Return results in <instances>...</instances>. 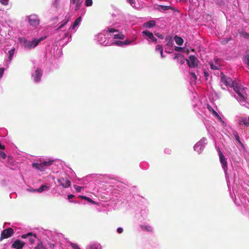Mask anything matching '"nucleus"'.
I'll return each mask as SVG.
<instances>
[{
	"label": "nucleus",
	"instance_id": "nucleus-1",
	"mask_svg": "<svg viewBox=\"0 0 249 249\" xmlns=\"http://www.w3.org/2000/svg\"><path fill=\"white\" fill-rule=\"evenodd\" d=\"M54 160H49L48 161H44L41 163H33V166L35 168L43 171L45 170L48 167L53 164Z\"/></svg>",
	"mask_w": 249,
	"mask_h": 249
},
{
	"label": "nucleus",
	"instance_id": "nucleus-2",
	"mask_svg": "<svg viewBox=\"0 0 249 249\" xmlns=\"http://www.w3.org/2000/svg\"><path fill=\"white\" fill-rule=\"evenodd\" d=\"M29 24L34 27H36L40 23V20L37 15L32 14L27 17Z\"/></svg>",
	"mask_w": 249,
	"mask_h": 249
},
{
	"label": "nucleus",
	"instance_id": "nucleus-3",
	"mask_svg": "<svg viewBox=\"0 0 249 249\" xmlns=\"http://www.w3.org/2000/svg\"><path fill=\"white\" fill-rule=\"evenodd\" d=\"M186 60L190 68H196L199 64L198 59L195 55H190L189 58Z\"/></svg>",
	"mask_w": 249,
	"mask_h": 249
},
{
	"label": "nucleus",
	"instance_id": "nucleus-4",
	"mask_svg": "<svg viewBox=\"0 0 249 249\" xmlns=\"http://www.w3.org/2000/svg\"><path fill=\"white\" fill-rule=\"evenodd\" d=\"M221 81L227 87H232L234 85V82L229 77L224 75L223 72H221Z\"/></svg>",
	"mask_w": 249,
	"mask_h": 249
},
{
	"label": "nucleus",
	"instance_id": "nucleus-5",
	"mask_svg": "<svg viewBox=\"0 0 249 249\" xmlns=\"http://www.w3.org/2000/svg\"><path fill=\"white\" fill-rule=\"evenodd\" d=\"M14 233V230L11 228H9L4 230L1 233L0 240L1 241L4 239L10 237L13 235Z\"/></svg>",
	"mask_w": 249,
	"mask_h": 249
},
{
	"label": "nucleus",
	"instance_id": "nucleus-6",
	"mask_svg": "<svg viewBox=\"0 0 249 249\" xmlns=\"http://www.w3.org/2000/svg\"><path fill=\"white\" fill-rule=\"evenodd\" d=\"M218 152L219 156L220 161L222 164V166L224 168L225 171H226L228 169L227 160L219 148L218 149Z\"/></svg>",
	"mask_w": 249,
	"mask_h": 249
},
{
	"label": "nucleus",
	"instance_id": "nucleus-7",
	"mask_svg": "<svg viewBox=\"0 0 249 249\" xmlns=\"http://www.w3.org/2000/svg\"><path fill=\"white\" fill-rule=\"evenodd\" d=\"M21 238L25 239L29 237V240L31 244H33L35 242V239L37 238V235L36 233L33 234L32 232H28L27 234H22Z\"/></svg>",
	"mask_w": 249,
	"mask_h": 249
},
{
	"label": "nucleus",
	"instance_id": "nucleus-8",
	"mask_svg": "<svg viewBox=\"0 0 249 249\" xmlns=\"http://www.w3.org/2000/svg\"><path fill=\"white\" fill-rule=\"evenodd\" d=\"M42 75V70L39 68H37L36 70V71H35V73L33 75L34 81L36 82H39L41 79Z\"/></svg>",
	"mask_w": 249,
	"mask_h": 249
},
{
	"label": "nucleus",
	"instance_id": "nucleus-9",
	"mask_svg": "<svg viewBox=\"0 0 249 249\" xmlns=\"http://www.w3.org/2000/svg\"><path fill=\"white\" fill-rule=\"evenodd\" d=\"M25 243L19 240H16L12 245V248L15 249H22Z\"/></svg>",
	"mask_w": 249,
	"mask_h": 249
},
{
	"label": "nucleus",
	"instance_id": "nucleus-10",
	"mask_svg": "<svg viewBox=\"0 0 249 249\" xmlns=\"http://www.w3.org/2000/svg\"><path fill=\"white\" fill-rule=\"evenodd\" d=\"M174 59L177 60V62L182 65L185 62V59L183 55L180 53H176L174 57Z\"/></svg>",
	"mask_w": 249,
	"mask_h": 249
},
{
	"label": "nucleus",
	"instance_id": "nucleus-11",
	"mask_svg": "<svg viewBox=\"0 0 249 249\" xmlns=\"http://www.w3.org/2000/svg\"><path fill=\"white\" fill-rule=\"evenodd\" d=\"M142 34L143 35H145L149 39H151V41L156 43L157 41V38H156L153 34L150 32V31H148V30H145V31H143L142 32Z\"/></svg>",
	"mask_w": 249,
	"mask_h": 249
},
{
	"label": "nucleus",
	"instance_id": "nucleus-12",
	"mask_svg": "<svg viewBox=\"0 0 249 249\" xmlns=\"http://www.w3.org/2000/svg\"><path fill=\"white\" fill-rule=\"evenodd\" d=\"M46 36H45L43 37H41L38 39L34 38L33 40L31 41L33 48H35V47H36L40 42L43 40L44 39L46 38Z\"/></svg>",
	"mask_w": 249,
	"mask_h": 249
},
{
	"label": "nucleus",
	"instance_id": "nucleus-13",
	"mask_svg": "<svg viewBox=\"0 0 249 249\" xmlns=\"http://www.w3.org/2000/svg\"><path fill=\"white\" fill-rule=\"evenodd\" d=\"M156 25V22L154 20H150L147 22H145L143 24V27L147 28H150L155 26Z\"/></svg>",
	"mask_w": 249,
	"mask_h": 249
},
{
	"label": "nucleus",
	"instance_id": "nucleus-14",
	"mask_svg": "<svg viewBox=\"0 0 249 249\" xmlns=\"http://www.w3.org/2000/svg\"><path fill=\"white\" fill-rule=\"evenodd\" d=\"M207 108L209 111L212 113V114L219 119H221L220 116L218 115L216 111H215L213 107L209 105H207Z\"/></svg>",
	"mask_w": 249,
	"mask_h": 249
},
{
	"label": "nucleus",
	"instance_id": "nucleus-15",
	"mask_svg": "<svg viewBox=\"0 0 249 249\" xmlns=\"http://www.w3.org/2000/svg\"><path fill=\"white\" fill-rule=\"evenodd\" d=\"M24 47L27 49H31L33 48V46L32 44V42L30 41H28L24 39V43H23Z\"/></svg>",
	"mask_w": 249,
	"mask_h": 249
},
{
	"label": "nucleus",
	"instance_id": "nucleus-16",
	"mask_svg": "<svg viewBox=\"0 0 249 249\" xmlns=\"http://www.w3.org/2000/svg\"><path fill=\"white\" fill-rule=\"evenodd\" d=\"M174 40L176 44L178 45L181 46L183 44V39L181 37H179L178 36H175L174 37Z\"/></svg>",
	"mask_w": 249,
	"mask_h": 249
},
{
	"label": "nucleus",
	"instance_id": "nucleus-17",
	"mask_svg": "<svg viewBox=\"0 0 249 249\" xmlns=\"http://www.w3.org/2000/svg\"><path fill=\"white\" fill-rule=\"evenodd\" d=\"M141 228L142 229V230L146 231H149L152 232L153 231V229L152 227L149 225H141Z\"/></svg>",
	"mask_w": 249,
	"mask_h": 249
},
{
	"label": "nucleus",
	"instance_id": "nucleus-18",
	"mask_svg": "<svg viewBox=\"0 0 249 249\" xmlns=\"http://www.w3.org/2000/svg\"><path fill=\"white\" fill-rule=\"evenodd\" d=\"M49 188V187L48 186H46L45 185H41L38 189L35 190V191L41 193L43 191H45L46 189H48Z\"/></svg>",
	"mask_w": 249,
	"mask_h": 249
},
{
	"label": "nucleus",
	"instance_id": "nucleus-19",
	"mask_svg": "<svg viewBox=\"0 0 249 249\" xmlns=\"http://www.w3.org/2000/svg\"><path fill=\"white\" fill-rule=\"evenodd\" d=\"M237 94L239 96V99L240 101H244L245 99L246 94L244 89L242 90V91H240Z\"/></svg>",
	"mask_w": 249,
	"mask_h": 249
},
{
	"label": "nucleus",
	"instance_id": "nucleus-20",
	"mask_svg": "<svg viewBox=\"0 0 249 249\" xmlns=\"http://www.w3.org/2000/svg\"><path fill=\"white\" fill-rule=\"evenodd\" d=\"M81 17H79L78 18H77L76 20L74 21L72 26V28L73 29H74L78 25V24L80 23V22H81Z\"/></svg>",
	"mask_w": 249,
	"mask_h": 249
},
{
	"label": "nucleus",
	"instance_id": "nucleus-21",
	"mask_svg": "<svg viewBox=\"0 0 249 249\" xmlns=\"http://www.w3.org/2000/svg\"><path fill=\"white\" fill-rule=\"evenodd\" d=\"M232 87L233 88L234 90L237 93H238L239 92L242 91V90L244 89H243L242 88L240 87V86L236 84H234Z\"/></svg>",
	"mask_w": 249,
	"mask_h": 249
},
{
	"label": "nucleus",
	"instance_id": "nucleus-22",
	"mask_svg": "<svg viewBox=\"0 0 249 249\" xmlns=\"http://www.w3.org/2000/svg\"><path fill=\"white\" fill-rule=\"evenodd\" d=\"M86 249H101V247L100 245H91L87 246Z\"/></svg>",
	"mask_w": 249,
	"mask_h": 249
},
{
	"label": "nucleus",
	"instance_id": "nucleus-23",
	"mask_svg": "<svg viewBox=\"0 0 249 249\" xmlns=\"http://www.w3.org/2000/svg\"><path fill=\"white\" fill-rule=\"evenodd\" d=\"M124 38L125 36L122 33H120L118 34H115L114 35V38L124 39Z\"/></svg>",
	"mask_w": 249,
	"mask_h": 249
},
{
	"label": "nucleus",
	"instance_id": "nucleus-24",
	"mask_svg": "<svg viewBox=\"0 0 249 249\" xmlns=\"http://www.w3.org/2000/svg\"><path fill=\"white\" fill-rule=\"evenodd\" d=\"M72 2L73 3L76 4L75 10H78L80 8V6L81 3V2H80V0H72Z\"/></svg>",
	"mask_w": 249,
	"mask_h": 249
},
{
	"label": "nucleus",
	"instance_id": "nucleus-25",
	"mask_svg": "<svg viewBox=\"0 0 249 249\" xmlns=\"http://www.w3.org/2000/svg\"><path fill=\"white\" fill-rule=\"evenodd\" d=\"M79 197H80L81 198H82L83 199L87 200L88 202H89L91 203H92V204L95 203V202L89 197H87V196H80Z\"/></svg>",
	"mask_w": 249,
	"mask_h": 249
},
{
	"label": "nucleus",
	"instance_id": "nucleus-26",
	"mask_svg": "<svg viewBox=\"0 0 249 249\" xmlns=\"http://www.w3.org/2000/svg\"><path fill=\"white\" fill-rule=\"evenodd\" d=\"M14 53H15V49H12L8 52V53H9V61H11V60L12 59Z\"/></svg>",
	"mask_w": 249,
	"mask_h": 249
},
{
	"label": "nucleus",
	"instance_id": "nucleus-27",
	"mask_svg": "<svg viewBox=\"0 0 249 249\" xmlns=\"http://www.w3.org/2000/svg\"><path fill=\"white\" fill-rule=\"evenodd\" d=\"M71 183L69 180H66L65 183H61V185L65 188L70 187L71 186Z\"/></svg>",
	"mask_w": 249,
	"mask_h": 249
},
{
	"label": "nucleus",
	"instance_id": "nucleus-28",
	"mask_svg": "<svg viewBox=\"0 0 249 249\" xmlns=\"http://www.w3.org/2000/svg\"><path fill=\"white\" fill-rule=\"evenodd\" d=\"M245 63L249 67V51L247 52L245 56Z\"/></svg>",
	"mask_w": 249,
	"mask_h": 249
},
{
	"label": "nucleus",
	"instance_id": "nucleus-29",
	"mask_svg": "<svg viewBox=\"0 0 249 249\" xmlns=\"http://www.w3.org/2000/svg\"><path fill=\"white\" fill-rule=\"evenodd\" d=\"M155 50L156 51H159L160 53H162V52H163L162 46L160 45H157L156 46Z\"/></svg>",
	"mask_w": 249,
	"mask_h": 249
},
{
	"label": "nucleus",
	"instance_id": "nucleus-30",
	"mask_svg": "<svg viewBox=\"0 0 249 249\" xmlns=\"http://www.w3.org/2000/svg\"><path fill=\"white\" fill-rule=\"evenodd\" d=\"M234 134V136L236 139V140L238 141V142L241 144L242 145H243V143L241 142L240 141V137L238 135V133L237 132H234L233 133Z\"/></svg>",
	"mask_w": 249,
	"mask_h": 249
},
{
	"label": "nucleus",
	"instance_id": "nucleus-31",
	"mask_svg": "<svg viewBox=\"0 0 249 249\" xmlns=\"http://www.w3.org/2000/svg\"><path fill=\"white\" fill-rule=\"evenodd\" d=\"M211 68L213 70H218L219 66L217 65L214 64L213 63H210Z\"/></svg>",
	"mask_w": 249,
	"mask_h": 249
},
{
	"label": "nucleus",
	"instance_id": "nucleus-32",
	"mask_svg": "<svg viewBox=\"0 0 249 249\" xmlns=\"http://www.w3.org/2000/svg\"><path fill=\"white\" fill-rule=\"evenodd\" d=\"M113 44H114L116 46H123V41H115L112 43Z\"/></svg>",
	"mask_w": 249,
	"mask_h": 249
},
{
	"label": "nucleus",
	"instance_id": "nucleus-33",
	"mask_svg": "<svg viewBox=\"0 0 249 249\" xmlns=\"http://www.w3.org/2000/svg\"><path fill=\"white\" fill-rule=\"evenodd\" d=\"M107 32L108 33H114V32H118L119 31L118 30L115 29L114 28H111L109 27H107Z\"/></svg>",
	"mask_w": 249,
	"mask_h": 249
},
{
	"label": "nucleus",
	"instance_id": "nucleus-34",
	"mask_svg": "<svg viewBox=\"0 0 249 249\" xmlns=\"http://www.w3.org/2000/svg\"><path fill=\"white\" fill-rule=\"evenodd\" d=\"M69 20V17L68 18L67 20H66L64 22H63L62 23H61L58 29H60L62 28L68 23Z\"/></svg>",
	"mask_w": 249,
	"mask_h": 249
},
{
	"label": "nucleus",
	"instance_id": "nucleus-35",
	"mask_svg": "<svg viewBox=\"0 0 249 249\" xmlns=\"http://www.w3.org/2000/svg\"><path fill=\"white\" fill-rule=\"evenodd\" d=\"M85 5L86 6H90L92 5V0H86Z\"/></svg>",
	"mask_w": 249,
	"mask_h": 249
},
{
	"label": "nucleus",
	"instance_id": "nucleus-36",
	"mask_svg": "<svg viewBox=\"0 0 249 249\" xmlns=\"http://www.w3.org/2000/svg\"><path fill=\"white\" fill-rule=\"evenodd\" d=\"M241 122L243 123V124L246 126H249V120L244 119L242 120Z\"/></svg>",
	"mask_w": 249,
	"mask_h": 249
},
{
	"label": "nucleus",
	"instance_id": "nucleus-37",
	"mask_svg": "<svg viewBox=\"0 0 249 249\" xmlns=\"http://www.w3.org/2000/svg\"><path fill=\"white\" fill-rule=\"evenodd\" d=\"M45 248L41 242L38 244L37 246L35 248V249H44Z\"/></svg>",
	"mask_w": 249,
	"mask_h": 249
},
{
	"label": "nucleus",
	"instance_id": "nucleus-38",
	"mask_svg": "<svg viewBox=\"0 0 249 249\" xmlns=\"http://www.w3.org/2000/svg\"><path fill=\"white\" fill-rule=\"evenodd\" d=\"M160 9L163 11H166L170 9L171 7L169 6L160 5Z\"/></svg>",
	"mask_w": 249,
	"mask_h": 249
},
{
	"label": "nucleus",
	"instance_id": "nucleus-39",
	"mask_svg": "<svg viewBox=\"0 0 249 249\" xmlns=\"http://www.w3.org/2000/svg\"><path fill=\"white\" fill-rule=\"evenodd\" d=\"M0 3L4 6H6L8 4V0H0Z\"/></svg>",
	"mask_w": 249,
	"mask_h": 249
},
{
	"label": "nucleus",
	"instance_id": "nucleus-40",
	"mask_svg": "<svg viewBox=\"0 0 249 249\" xmlns=\"http://www.w3.org/2000/svg\"><path fill=\"white\" fill-rule=\"evenodd\" d=\"M0 158L2 159H5L6 158V154L3 151H0Z\"/></svg>",
	"mask_w": 249,
	"mask_h": 249
},
{
	"label": "nucleus",
	"instance_id": "nucleus-41",
	"mask_svg": "<svg viewBox=\"0 0 249 249\" xmlns=\"http://www.w3.org/2000/svg\"><path fill=\"white\" fill-rule=\"evenodd\" d=\"M165 40L166 41H168V43L167 44V45H170V44H172V40L171 39V37H169V36H167L166 38H165Z\"/></svg>",
	"mask_w": 249,
	"mask_h": 249
},
{
	"label": "nucleus",
	"instance_id": "nucleus-42",
	"mask_svg": "<svg viewBox=\"0 0 249 249\" xmlns=\"http://www.w3.org/2000/svg\"><path fill=\"white\" fill-rule=\"evenodd\" d=\"M71 246L73 249H81L77 244L74 243H71Z\"/></svg>",
	"mask_w": 249,
	"mask_h": 249
},
{
	"label": "nucleus",
	"instance_id": "nucleus-43",
	"mask_svg": "<svg viewBox=\"0 0 249 249\" xmlns=\"http://www.w3.org/2000/svg\"><path fill=\"white\" fill-rule=\"evenodd\" d=\"M133 42L132 40H125V41H123V45H127L130 44Z\"/></svg>",
	"mask_w": 249,
	"mask_h": 249
},
{
	"label": "nucleus",
	"instance_id": "nucleus-44",
	"mask_svg": "<svg viewBox=\"0 0 249 249\" xmlns=\"http://www.w3.org/2000/svg\"><path fill=\"white\" fill-rule=\"evenodd\" d=\"M74 188L77 192H80L83 187L78 186L77 185H74Z\"/></svg>",
	"mask_w": 249,
	"mask_h": 249
},
{
	"label": "nucleus",
	"instance_id": "nucleus-45",
	"mask_svg": "<svg viewBox=\"0 0 249 249\" xmlns=\"http://www.w3.org/2000/svg\"><path fill=\"white\" fill-rule=\"evenodd\" d=\"M4 71V69L3 68H0V78H1L2 77V76L3 75Z\"/></svg>",
	"mask_w": 249,
	"mask_h": 249
},
{
	"label": "nucleus",
	"instance_id": "nucleus-46",
	"mask_svg": "<svg viewBox=\"0 0 249 249\" xmlns=\"http://www.w3.org/2000/svg\"><path fill=\"white\" fill-rule=\"evenodd\" d=\"M155 35L157 37H158L159 38H160V39H163L164 38L163 36H162V35H161L159 33H156V34H155Z\"/></svg>",
	"mask_w": 249,
	"mask_h": 249
},
{
	"label": "nucleus",
	"instance_id": "nucleus-47",
	"mask_svg": "<svg viewBox=\"0 0 249 249\" xmlns=\"http://www.w3.org/2000/svg\"><path fill=\"white\" fill-rule=\"evenodd\" d=\"M190 74L192 75V77L195 79V80H196L197 77H196V75L195 73L193 72H190Z\"/></svg>",
	"mask_w": 249,
	"mask_h": 249
},
{
	"label": "nucleus",
	"instance_id": "nucleus-48",
	"mask_svg": "<svg viewBox=\"0 0 249 249\" xmlns=\"http://www.w3.org/2000/svg\"><path fill=\"white\" fill-rule=\"evenodd\" d=\"M127 1L131 6H133V4L135 3V0H127Z\"/></svg>",
	"mask_w": 249,
	"mask_h": 249
},
{
	"label": "nucleus",
	"instance_id": "nucleus-49",
	"mask_svg": "<svg viewBox=\"0 0 249 249\" xmlns=\"http://www.w3.org/2000/svg\"><path fill=\"white\" fill-rule=\"evenodd\" d=\"M117 232L119 233H121L122 232H123V229L121 228V227H119V228H118L117 230Z\"/></svg>",
	"mask_w": 249,
	"mask_h": 249
},
{
	"label": "nucleus",
	"instance_id": "nucleus-50",
	"mask_svg": "<svg viewBox=\"0 0 249 249\" xmlns=\"http://www.w3.org/2000/svg\"><path fill=\"white\" fill-rule=\"evenodd\" d=\"M181 50V47H176L175 48V50L176 51H180V50Z\"/></svg>",
	"mask_w": 249,
	"mask_h": 249
},
{
	"label": "nucleus",
	"instance_id": "nucleus-51",
	"mask_svg": "<svg viewBox=\"0 0 249 249\" xmlns=\"http://www.w3.org/2000/svg\"><path fill=\"white\" fill-rule=\"evenodd\" d=\"M74 196L73 195H69L68 196V198L69 199H72V198H73Z\"/></svg>",
	"mask_w": 249,
	"mask_h": 249
},
{
	"label": "nucleus",
	"instance_id": "nucleus-52",
	"mask_svg": "<svg viewBox=\"0 0 249 249\" xmlns=\"http://www.w3.org/2000/svg\"><path fill=\"white\" fill-rule=\"evenodd\" d=\"M0 149H5V146L4 145H2L0 142Z\"/></svg>",
	"mask_w": 249,
	"mask_h": 249
},
{
	"label": "nucleus",
	"instance_id": "nucleus-53",
	"mask_svg": "<svg viewBox=\"0 0 249 249\" xmlns=\"http://www.w3.org/2000/svg\"><path fill=\"white\" fill-rule=\"evenodd\" d=\"M64 179L63 178H60L58 180V182L61 184L62 183H64Z\"/></svg>",
	"mask_w": 249,
	"mask_h": 249
},
{
	"label": "nucleus",
	"instance_id": "nucleus-54",
	"mask_svg": "<svg viewBox=\"0 0 249 249\" xmlns=\"http://www.w3.org/2000/svg\"><path fill=\"white\" fill-rule=\"evenodd\" d=\"M204 74H205V76H208L209 75L208 73L206 71H204Z\"/></svg>",
	"mask_w": 249,
	"mask_h": 249
},
{
	"label": "nucleus",
	"instance_id": "nucleus-55",
	"mask_svg": "<svg viewBox=\"0 0 249 249\" xmlns=\"http://www.w3.org/2000/svg\"><path fill=\"white\" fill-rule=\"evenodd\" d=\"M160 55H161V57H164V56L163 55V52H162V53H160Z\"/></svg>",
	"mask_w": 249,
	"mask_h": 249
},
{
	"label": "nucleus",
	"instance_id": "nucleus-56",
	"mask_svg": "<svg viewBox=\"0 0 249 249\" xmlns=\"http://www.w3.org/2000/svg\"><path fill=\"white\" fill-rule=\"evenodd\" d=\"M44 249H46V248H44Z\"/></svg>",
	"mask_w": 249,
	"mask_h": 249
}]
</instances>
